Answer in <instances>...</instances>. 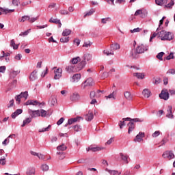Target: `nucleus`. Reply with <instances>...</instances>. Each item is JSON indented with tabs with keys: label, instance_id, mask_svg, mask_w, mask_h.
<instances>
[{
	"label": "nucleus",
	"instance_id": "nucleus-46",
	"mask_svg": "<svg viewBox=\"0 0 175 175\" xmlns=\"http://www.w3.org/2000/svg\"><path fill=\"white\" fill-rule=\"evenodd\" d=\"M94 13H95V10L94 9H91L89 12H88L85 15H84V18L88 16H92V14H94Z\"/></svg>",
	"mask_w": 175,
	"mask_h": 175
},
{
	"label": "nucleus",
	"instance_id": "nucleus-39",
	"mask_svg": "<svg viewBox=\"0 0 175 175\" xmlns=\"http://www.w3.org/2000/svg\"><path fill=\"white\" fill-rule=\"evenodd\" d=\"M66 148H67V147L64 144L60 145L57 147V151H65V150H66Z\"/></svg>",
	"mask_w": 175,
	"mask_h": 175
},
{
	"label": "nucleus",
	"instance_id": "nucleus-3",
	"mask_svg": "<svg viewBox=\"0 0 175 175\" xmlns=\"http://www.w3.org/2000/svg\"><path fill=\"white\" fill-rule=\"evenodd\" d=\"M39 17H31L28 15H25L22 16L21 19H18L19 23H25V21H29V23H35L38 20Z\"/></svg>",
	"mask_w": 175,
	"mask_h": 175
},
{
	"label": "nucleus",
	"instance_id": "nucleus-14",
	"mask_svg": "<svg viewBox=\"0 0 175 175\" xmlns=\"http://www.w3.org/2000/svg\"><path fill=\"white\" fill-rule=\"evenodd\" d=\"M124 121H131L132 122H143L144 121V118H134L132 119L131 118H123Z\"/></svg>",
	"mask_w": 175,
	"mask_h": 175
},
{
	"label": "nucleus",
	"instance_id": "nucleus-37",
	"mask_svg": "<svg viewBox=\"0 0 175 175\" xmlns=\"http://www.w3.org/2000/svg\"><path fill=\"white\" fill-rule=\"evenodd\" d=\"M70 33H72V30L66 29L62 32V36H69Z\"/></svg>",
	"mask_w": 175,
	"mask_h": 175
},
{
	"label": "nucleus",
	"instance_id": "nucleus-29",
	"mask_svg": "<svg viewBox=\"0 0 175 175\" xmlns=\"http://www.w3.org/2000/svg\"><path fill=\"white\" fill-rule=\"evenodd\" d=\"M80 61H81V59L80 58V57H77L72 58L70 61V62L72 65H76V64H77V62H80Z\"/></svg>",
	"mask_w": 175,
	"mask_h": 175
},
{
	"label": "nucleus",
	"instance_id": "nucleus-30",
	"mask_svg": "<svg viewBox=\"0 0 175 175\" xmlns=\"http://www.w3.org/2000/svg\"><path fill=\"white\" fill-rule=\"evenodd\" d=\"M155 3L159 6H163L167 3V0H155Z\"/></svg>",
	"mask_w": 175,
	"mask_h": 175
},
{
	"label": "nucleus",
	"instance_id": "nucleus-26",
	"mask_svg": "<svg viewBox=\"0 0 175 175\" xmlns=\"http://www.w3.org/2000/svg\"><path fill=\"white\" fill-rule=\"evenodd\" d=\"M110 49L112 51H116V50H120V44L115 42L111 44Z\"/></svg>",
	"mask_w": 175,
	"mask_h": 175
},
{
	"label": "nucleus",
	"instance_id": "nucleus-54",
	"mask_svg": "<svg viewBox=\"0 0 175 175\" xmlns=\"http://www.w3.org/2000/svg\"><path fill=\"white\" fill-rule=\"evenodd\" d=\"M125 120H123V121L120 120L119 122V126L120 128V129H122V126H125L126 124H125ZM127 121H129V120H127Z\"/></svg>",
	"mask_w": 175,
	"mask_h": 175
},
{
	"label": "nucleus",
	"instance_id": "nucleus-48",
	"mask_svg": "<svg viewBox=\"0 0 175 175\" xmlns=\"http://www.w3.org/2000/svg\"><path fill=\"white\" fill-rule=\"evenodd\" d=\"M60 14L63 15V16H66V15H69V12L68 10H66V9H63L59 11Z\"/></svg>",
	"mask_w": 175,
	"mask_h": 175
},
{
	"label": "nucleus",
	"instance_id": "nucleus-9",
	"mask_svg": "<svg viewBox=\"0 0 175 175\" xmlns=\"http://www.w3.org/2000/svg\"><path fill=\"white\" fill-rule=\"evenodd\" d=\"M103 148L99 146H94L93 145L90 146L86 148L87 151H92V152H96V151H101Z\"/></svg>",
	"mask_w": 175,
	"mask_h": 175
},
{
	"label": "nucleus",
	"instance_id": "nucleus-1",
	"mask_svg": "<svg viewBox=\"0 0 175 175\" xmlns=\"http://www.w3.org/2000/svg\"><path fill=\"white\" fill-rule=\"evenodd\" d=\"M66 72L67 73H75V72H80L81 69H83L82 66L79 64L77 66H75V64H69L66 66Z\"/></svg>",
	"mask_w": 175,
	"mask_h": 175
},
{
	"label": "nucleus",
	"instance_id": "nucleus-64",
	"mask_svg": "<svg viewBox=\"0 0 175 175\" xmlns=\"http://www.w3.org/2000/svg\"><path fill=\"white\" fill-rule=\"evenodd\" d=\"M161 135V131H157L154 133H152V136L153 137H158V135Z\"/></svg>",
	"mask_w": 175,
	"mask_h": 175
},
{
	"label": "nucleus",
	"instance_id": "nucleus-10",
	"mask_svg": "<svg viewBox=\"0 0 175 175\" xmlns=\"http://www.w3.org/2000/svg\"><path fill=\"white\" fill-rule=\"evenodd\" d=\"M80 79H81V74H75L70 79V81L71 83H79V81H80Z\"/></svg>",
	"mask_w": 175,
	"mask_h": 175
},
{
	"label": "nucleus",
	"instance_id": "nucleus-15",
	"mask_svg": "<svg viewBox=\"0 0 175 175\" xmlns=\"http://www.w3.org/2000/svg\"><path fill=\"white\" fill-rule=\"evenodd\" d=\"M85 120L86 121H92V120H94V113L89 111L88 113L85 116Z\"/></svg>",
	"mask_w": 175,
	"mask_h": 175
},
{
	"label": "nucleus",
	"instance_id": "nucleus-41",
	"mask_svg": "<svg viewBox=\"0 0 175 175\" xmlns=\"http://www.w3.org/2000/svg\"><path fill=\"white\" fill-rule=\"evenodd\" d=\"M57 155L59 156L58 157L59 159L62 160V159H65V152H57Z\"/></svg>",
	"mask_w": 175,
	"mask_h": 175
},
{
	"label": "nucleus",
	"instance_id": "nucleus-42",
	"mask_svg": "<svg viewBox=\"0 0 175 175\" xmlns=\"http://www.w3.org/2000/svg\"><path fill=\"white\" fill-rule=\"evenodd\" d=\"M166 31L165 30H161L160 32L158 33L159 37L161 38V40H163V38L165 37V34Z\"/></svg>",
	"mask_w": 175,
	"mask_h": 175
},
{
	"label": "nucleus",
	"instance_id": "nucleus-63",
	"mask_svg": "<svg viewBox=\"0 0 175 175\" xmlns=\"http://www.w3.org/2000/svg\"><path fill=\"white\" fill-rule=\"evenodd\" d=\"M74 130L75 131V132H80L81 131V127L79 125H75L74 126Z\"/></svg>",
	"mask_w": 175,
	"mask_h": 175
},
{
	"label": "nucleus",
	"instance_id": "nucleus-56",
	"mask_svg": "<svg viewBox=\"0 0 175 175\" xmlns=\"http://www.w3.org/2000/svg\"><path fill=\"white\" fill-rule=\"evenodd\" d=\"M41 169L44 172H47V170L49 169V167L46 164H43L41 167Z\"/></svg>",
	"mask_w": 175,
	"mask_h": 175
},
{
	"label": "nucleus",
	"instance_id": "nucleus-2",
	"mask_svg": "<svg viewBox=\"0 0 175 175\" xmlns=\"http://www.w3.org/2000/svg\"><path fill=\"white\" fill-rule=\"evenodd\" d=\"M82 59L83 60L79 63V66H82V69H83L85 65H87V62L92 59V55L86 53L83 55Z\"/></svg>",
	"mask_w": 175,
	"mask_h": 175
},
{
	"label": "nucleus",
	"instance_id": "nucleus-7",
	"mask_svg": "<svg viewBox=\"0 0 175 175\" xmlns=\"http://www.w3.org/2000/svg\"><path fill=\"white\" fill-rule=\"evenodd\" d=\"M163 158H165L166 159H169L170 161L171 159H174V153L172 150H167L163 153L162 155Z\"/></svg>",
	"mask_w": 175,
	"mask_h": 175
},
{
	"label": "nucleus",
	"instance_id": "nucleus-18",
	"mask_svg": "<svg viewBox=\"0 0 175 175\" xmlns=\"http://www.w3.org/2000/svg\"><path fill=\"white\" fill-rule=\"evenodd\" d=\"M70 98L72 102H76L80 100V94H79V93H73Z\"/></svg>",
	"mask_w": 175,
	"mask_h": 175
},
{
	"label": "nucleus",
	"instance_id": "nucleus-51",
	"mask_svg": "<svg viewBox=\"0 0 175 175\" xmlns=\"http://www.w3.org/2000/svg\"><path fill=\"white\" fill-rule=\"evenodd\" d=\"M12 3L14 6H19L21 5L20 0H12Z\"/></svg>",
	"mask_w": 175,
	"mask_h": 175
},
{
	"label": "nucleus",
	"instance_id": "nucleus-44",
	"mask_svg": "<svg viewBox=\"0 0 175 175\" xmlns=\"http://www.w3.org/2000/svg\"><path fill=\"white\" fill-rule=\"evenodd\" d=\"M106 99H113L116 100V93L113 92L110 94L109 96H105Z\"/></svg>",
	"mask_w": 175,
	"mask_h": 175
},
{
	"label": "nucleus",
	"instance_id": "nucleus-55",
	"mask_svg": "<svg viewBox=\"0 0 175 175\" xmlns=\"http://www.w3.org/2000/svg\"><path fill=\"white\" fill-rule=\"evenodd\" d=\"M95 96H98V95H96V93L95 92V91H92L90 92V97L91 99H94V98H95Z\"/></svg>",
	"mask_w": 175,
	"mask_h": 175
},
{
	"label": "nucleus",
	"instance_id": "nucleus-20",
	"mask_svg": "<svg viewBox=\"0 0 175 175\" xmlns=\"http://www.w3.org/2000/svg\"><path fill=\"white\" fill-rule=\"evenodd\" d=\"M0 16L2 15V12L5 13V14H8V13H13V12H14V9L12 10H9L8 8H0Z\"/></svg>",
	"mask_w": 175,
	"mask_h": 175
},
{
	"label": "nucleus",
	"instance_id": "nucleus-16",
	"mask_svg": "<svg viewBox=\"0 0 175 175\" xmlns=\"http://www.w3.org/2000/svg\"><path fill=\"white\" fill-rule=\"evenodd\" d=\"M36 79H38V71L35 70L31 73L29 76V79L31 80V81H35Z\"/></svg>",
	"mask_w": 175,
	"mask_h": 175
},
{
	"label": "nucleus",
	"instance_id": "nucleus-57",
	"mask_svg": "<svg viewBox=\"0 0 175 175\" xmlns=\"http://www.w3.org/2000/svg\"><path fill=\"white\" fill-rule=\"evenodd\" d=\"M140 31H142V28L140 27H137L133 30H131L130 32L131 33H135L136 32H140Z\"/></svg>",
	"mask_w": 175,
	"mask_h": 175
},
{
	"label": "nucleus",
	"instance_id": "nucleus-58",
	"mask_svg": "<svg viewBox=\"0 0 175 175\" xmlns=\"http://www.w3.org/2000/svg\"><path fill=\"white\" fill-rule=\"evenodd\" d=\"M167 75H175V69L174 68L169 69L168 71L167 72Z\"/></svg>",
	"mask_w": 175,
	"mask_h": 175
},
{
	"label": "nucleus",
	"instance_id": "nucleus-60",
	"mask_svg": "<svg viewBox=\"0 0 175 175\" xmlns=\"http://www.w3.org/2000/svg\"><path fill=\"white\" fill-rule=\"evenodd\" d=\"M83 47H86V49L91 47V42H84V44H83Z\"/></svg>",
	"mask_w": 175,
	"mask_h": 175
},
{
	"label": "nucleus",
	"instance_id": "nucleus-61",
	"mask_svg": "<svg viewBox=\"0 0 175 175\" xmlns=\"http://www.w3.org/2000/svg\"><path fill=\"white\" fill-rule=\"evenodd\" d=\"M21 58H23V55L20 53L17 54L15 57H14V59H16V61H20L21 60Z\"/></svg>",
	"mask_w": 175,
	"mask_h": 175
},
{
	"label": "nucleus",
	"instance_id": "nucleus-6",
	"mask_svg": "<svg viewBox=\"0 0 175 175\" xmlns=\"http://www.w3.org/2000/svg\"><path fill=\"white\" fill-rule=\"evenodd\" d=\"M21 98H24L25 100H27V99H28V92L26 91L24 92H21L19 95L15 97V100L17 102L18 105H20L21 102Z\"/></svg>",
	"mask_w": 175,
	"mask_h": 175
},
{
	"label": "nucleus",
	"instance_id": "nucleus-34",
	"mask_svg": "<svg viewBox=\"0 0 175 175\" xmlns=\"http://www.w3.org/2000/svg\"><path fill=\"white\" fill-rule=\"evenodd\" d=\"M32 121V118H27L25 120H23V123L21 125L22 127H24L27 124H29Z\"/></svg>",
	"mask_w": 175,
	"mask_h": 175
},
{
	"label": "nucleus",
	"instance_id": "nucleus-19",
	"mask_svg": "<svg viewBox=\"0 0 175 175\" xmlns=\"http://www.w3.org/2000/svg\"><path fill=\"white\" fill-rule=\"evenodd\" d=\"M163 40H173V36L172 35V33L170 32H166L164 35V37H163Z\"/></svg>",
	"mask_w": 175,
	"mask_h": 175
},
{
	"label": "nucleus",
	"instance_id": "nucleus-38",
	"mask_svg": "<svg viewBox=\"0 0 175 175\" xmlns=\"http://www.w3.org/2000/svg\"><path fill=\"white\" fill-rule=\"evenodd\" d=\"M50 128H51V125H49L46 128L40 129L38 130V132H40V133H42V132H49V131L50 130Z\"/></svg>",
	"mask_w": 175,
	"mask_h": 175
},
{
	"label": "nucleus",
	"instance_id": "nucleus-36",
	"mask_svg": "<svg viewBox=\"0 0 175 175\" xmlns=\"http://www.w3.org/2000/svg\"><path fill=\"white\" fill-rule=\"evenodd\" d=\"M124 95L126 99H127L128 100H132V94H131V92H125L124 93Z\"/></svg>",
	"mask_w": 175,
	"mask_h": 175
},
{
	"label": "nucleus",
	"instance_id": "nucleus-13",
	"mask_svg": "<svg viewBox=\"0 0 175 175\" xmlns=\"http://www.w3.org/2000/svg\"><path fill=\"white\" fill-rule=\"evenodd\" d=\"M172 110V105H168L167 109V114H166V117H167V118H171V119L174 118V116L173 115Z\"/></svg>",
	"mask_w": 175,
	"mask_h": 175
},
{
	"label": "nucleus",
	"instance_id": "nucleus-47",
	"mask_svg": "<svg viewBox=\"0 0 175 175\" xmlns=\"http://www.w3.org/2000/svg\"><path fill=\"white\" fill-rule=\"evenodd\" d=\"M163 55H165V53H163V52H160V53H159L158 54H157V58L158 59H159L160 61H163V58H162V57H163Z\"/></svg>",
	"mask_w": 175,
	"mask_h": 175
},
{
	"label": "nucleus",
	"instance_id": "nucleus-25",
	"mask_svg": "<svg viewBox=\"0 0 175 175\" xmlns=\"http://www.w3.org/2000/svg\"><path fill=\"white\" fill-rule=\"evenodd\" d=\"M39 102H38V100H27L25 105L26 106H28L29 105H32L33 106H36V105H39Z\"/></svg>",
	"mask_w": 175,
	"mask_h": 175
},
{
	"label": "nucleus",
	"instance_id": "nucleus-24",
	"mask_svg": "<svg viewBox=\"0 0 175 175\" xmlns=\"http://www.w3.org/2000/svg\"><path fill=\"white\" fill-rule=\"evenodd\" d=\"M49 23H53V24H58L59 28H61V27L62 26V23H61V21L57 18H51L49 20Z\"/></svg>",
	"mask_w": 175,
	"mask_h": 175
},
{
	"label": "nucleus",
	"instance_id": "nucleus-52",
	"mask_svg": "<svg viewBox=\"0 0 175 175\" xmlns=\"http://www.w3.org/2000/svg\"><path fill=\"white\" fill-rule=\"evenodd\" d=\"M31 31V29H27V31H24V32H21L19 34V36H27L28 35V33H29V32Z\"/></svg>",
	"mask_w": 175,
	"mask_h": 175
},
{
	"label": "nucleus",
	"instance_id": "nucleus-4",
	"mask_svg": "<svg viewBox=\"0 0 175 175\" xmlns=\"http://www.w3.org/2000/svg\"><path fill=\"white\" fill-rule=\"evenodd\" d=\"M94 84V79L92 78H88L82 83L81 87L83 90H85L87 87H92Z\"/></svg>",
	"mask_w": 175,
	"mask_h": 175
},
{
	"label": "nucleus",
	"instance_id": "nucleus-50",
	"mask_svg": "<svg viewBox=\"0 0 175 175\" xmlns=\"http://www.w3.org/2000/svg\"><path fill=\"white\" fill-rule=\"evenodd\" d=\"M18 73H20V71H18V70H16V71L13 70L12 72H10V77L14 78V77H16V76H17V75H18Z\"/></svg>",
	"mask_w": 175,
	"mask_h": 175
},
{
	"label": "nucleus",
	"instance_id": "nucleus-17",
	"mask_svg": "<svg viewBox=\"0 0 175 175\" xmlns=\"http://www.w3.org/2000/svg\"><path fill=\"white\" fill-rule=\"evenodd\" d=\"M159 98L161 99H164V100H167L169 99V93L162 91L161 93L159 94Z\"/></svg>",
	"mask_w": 175,
	"mask_h": 175
},
{
	"label": "nucleus",
	"instance_id": "nucleus-33",
	"mask_svg": "<svg viewBox=\"0 0 175 175\" xmlns=\"http://www.w3.org/2000/svg\"><path fill=\"white\" fill-rule=\"evenodd\" d=\"M122 161L124 162V163H128V155L124 154V153L120 154Z\"/></svg>",
	"mask_w": 175,
	"mask_h": 175
},
{
	"label": "nucleus",
	"instance_id": "nucleus-27",
	"mask_svg": "<svg viewBox=\"0 0 175 175\" xmlns=\"http://www.w3.org/2000/svg\"><path fill=\"white\" fill-rule=\"evenodd\" d=\"M105 172H107L111 175H120L121 174V172H118L117 170H109L108 168H105Z\"/></svg>",
	"mask_w": 175,
	"mask_h": 175
},
{
	"label": "nucleus",
	"instance_id": "nucleus-12",
	"mask_svg": "<svg viewBox=\"0 0 175 175\" xmlns=\"http://www.w3.org/2000/svg\"><path fill=\"white\" fill-rule=\"evenodd\" d=\"M143 137H144V133L139 132L134 139V142L135 143H140L143 140Z\"/></svg>",
	"mask_w": 175,
	"mask_h": 175
},
{
	"label": "nucleus",
	"instance_id": "nucleus-45",
	"mask_svg": "<svg viewBox=\"0 0 175 175\" xmlns=\"http://www.w3.org/2000/svg\"><path fill=\"white\" fill-rule=\"evenodd\" d=\"M35 168L33 167H31V168H29L28 170V171L27 172V175H33V174H35Z\"/></svg>",
	"mask_w": 175,
	"mask_h": 175
},
{
	"label": "nucleus",
	"instance_id": "nucleus-62",
	"mask_svg": "<svg viewBox=\"0 0 175 175\" xmlns=\"http://www.w3.org/2000/svg\"><path fill=\"white\" fill-rule=\"evenodd\" d=\"M110 20V18H102L101 19V23L102 24H107V21H109Z\"/></svg>",
	"mask_w": 175,
	"mask_h": 175
},
{
	"label": "nucleus",
	"instance_id": "nucleus-31",
	"mask_svg": "<svg viewBox=\"0 0 175 175\" xmlns=\"http://www.w3.org/2000/svg\"><path fill=\"white\" fill-rule=\"evenodd\" d=\"M142 94L145 98H150V96L151 95V92H150L148 89H145L143 90Z\"/></svg>",
	"mask_w": 175,
	"mask_h": 175
},
{
	"label": "nucleus",
	"instance_id": "nucleus-8",
	"mask_svg": "<svg viewBox=\"0 0 175 175\" xmlns=\"http://www.w3.org/2000/svg\"><path fill=\"white\" fill-rule=\"evenodd\" d=\"M28 113L29 114L31 118H36V117H40V110L33 111L32 109H29Z\"/></svg>",
	"mask_w": 175,
	"mask_h": 175
},
{
	"label": "nucleus",
	"instance_id": "nucleus-28",
	"mask_svg": "<svg viewBox=\"0 0 175 175\" xmlns=\"http://www.w3.org/2000/svg\"><path fill=\"white\" fill-rule=\"evenodd\" d=\"M133 76L137 77V79H139V80H143L144 79V73L142 72H135L133 74Z\"/></svg>",
	"mask_w": 175,
	"mask_h": 175
},
{
	"label": "nucleus",
	"instance_id": "nucleus-21",
	"mask_svg": "<svg viewBox=\"0 0 175 175\" xmlns=\"http://www.w3.org/2000/svg\"><path fill=\"white\" fill-rule=\"evenodd\" d=\"M57 98L55 96H51L49 100V105H51V106H55L57 105Z\"/></svg>",
	"mask_w": 175,
	"mask_h": 175
},
{
	"label": "nucleus",
	"instance_id": "nucleus-49",
	"mask_svg": "<svg viewBox=\"0 0 175 175\" xmlns=\"http://www.w3.org/2000/svg\"><path fill=\"white\" fill-rule=\"evenodd\" d=\"M174 53L171 52L168 56L166 57L167 61H170V59H174Z\"/></svg>",
	"mask_w": 175,
	"mask_h": 175
},
{
	"label": "nucleus",
	"instance_id": "nucleus-5",
	"mask_svg": "<svg viewBox=\"0 0 175 175\" xmlns=\"http://www.w3.org/2000/svg\"><path fill=\"white\" fill-rule=\"evenodd\" d=\"M148 50V46L142 44L136 48L135 53L136 54H143V53L147 51Z\"/></svg>",
	"mask_w": 175,
	"mask_h": 175
},
{
	"label": "nucleus",
	"instance_id": "nucleus-32",
	"mask_svg": "<svg viewBox=\"0 0 175 175\" xmlns=\"http://www.w3.org/2000/svg\"><path fill=\"white\" fill-rule=\"evenodd\" d=\"M31 3H32V1L31 0L27 1H23L21 3V9H23V8H25V6H28V5H31Z\"/></svg>",
	"mask_w": 175,
	"mask_h": 175
},
{
	"label": "nucleus",
	"instance_id": "nucleus-11",
	"mask_svg": "<svg viewBox=\"0 0 175 175\" xmlns=\"http://www.w3.org/2000/svg\"><path fill=\"white\" fill-rule=\"evenodd\" d=\"M61 77H62V68H57L56 70H55L54 79L59 80Z\"/></svg>",
	"mask_w": 175,
	"mask_h": 175
},
{
	"label": "nucleus",
	"instance_id": "nucleus-43",
	"mask_svg": "<svg viewBox=\"0 0 175 175\" xmlns=\"http://www.w3.org/2000/svg\"><path fill=\"white\" fill-rule=\"evenodd\" d=\"M40 117H46L47 116V111L44 109H40Z\"/></svg>",
	"mask_w": 175,
	"mask_h": 175
},
{
	"label": "nucleus",
	"instance_id": "nucleus-53",
	"mask_svg": "<svg viewBox=\"0 0 175 175\" xmlns=\"http://www.w3.org/2000/svg\"><path fill=\"white\" fill-rule=\"evenodd\" d=\"M60 42L62 43H68V42H69V37H63L60 38Z\"/></svg>",
	"mask_w": 175,
	"mask_h": 175
},
{
	"label": "nucleus",
	"instance_id": "nucleus-22",
	"mask_svg": "<svg viewBox=\"0 0 175 175\" xmlns=\"http://www.w3.org/2000/svg\"><path fill=\"white\" fill-rule=\"evenodd\" d=\"M23 113L22 109H16L12 114L11 115L12 118L14 119L17 116H20Z\"/></svg>",
	"mask_w": 175,
	"mask_h": 175
},
{
	"label": "nucleus",
	"instance_id": "nucleus-40",
	"mask_svg": "<svg viewBox=\"0 0 175 175\" xmlns=\"http://www.w3.org/2000/svg\"><path fill=\"white\" fill-rule=\"evenodd\" d=\"M174 5V0H171L170 3L167 5H165V8H167L168 9H172Z\"/></svg>",
	"mask_w": 175,
	"mask_h": 175
},
{
	"label": "nucleus",
	"instance_id": "nucleus-59",
	"mask_svg": "<svg viewBox=\"0 0 175 175\" xmlns=\"http://www.w3.org/2000/svg\"><path fill=\"white\" fill-rule=\"evenodd\" d=\"M154 81L153 82L154 84H159L162 81L161 80V78L159 77H157V78H154Z\"/></svg>",
	"mask_w": 175,
	"mask_h": 175
},
{
	"label": "nucleus",
	"instance_id": "nucleus-35",
	"mask_svg": "<svg viewBox=\"0 0 175 175\" xmlns=\"http://www.w3.org/2000/svg\"><path fill=\"white\" fill-rule=\"evenodd\" d=\"M103 54H105V55H114V51H113L111 49H110V51L105 49L103 51Z\"/></svg>",
	"mask_w": 175,
	"mask_h": 175
},
{
	"label": "nucleus",
	"instance_id": "nucleus-23",
	"mask_svg": "<svg viewBox=\"0 0 175 175\" xmlns=\"http://www.w3.org/2000/svg\"><path fill=\"white\" fill-rule=\"evenodd\" d=\"M127 126H129L128 129V133H131V132H133V131H134L135 129V123H133V122L130 121V122L127 124Z\"/></svg>",
	"mask_w": 175,
	"mask_h": 175
}]
</instances>
